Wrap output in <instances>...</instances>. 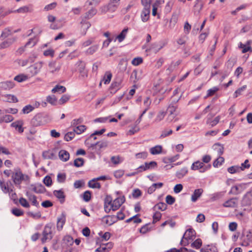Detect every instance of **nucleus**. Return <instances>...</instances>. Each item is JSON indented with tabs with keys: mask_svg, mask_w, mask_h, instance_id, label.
I'll return each instance as SVG.
<instances>
[{
	"mask_svg": "<svg viewBox=\"0 0 252 252\" xmlns=\"http://www.w3.org/2000/svg\"><path fill=\"white\" fill-rule=\"evenodd\" d=\"M125 198L124 196H120L113 201L107 197L105 201L104 210L106 213H109L111 210L116 211L125 202Z\"/></svg>",
	"mask_w": 252,
	"mask_h": 252,
	"instance_id": "1",
	"label": "nucleus"
},
{
	"mask_svg": "<svg viewBox=\"0 0 252 252\" xmlns=\"http://www.w3.org/2000/svg\"><path fill=\"white\" fill-rule=\"evenodd\" d=\"M11 179L14 185L19 187L22 182H29L30 180L29 176L23 174L19 168L14 169L12 171Z\"/></svg>",
	"mask_w": 252,
	"mask_h": 252,
	"instance_id": "2",
	"label": "nucleus"
},
{
	"mask_svg": "<svg viewBox=\"0 0 252 252\" xmlns=\"http://www.w3.org/2000/svg\"><path fill=\"white\" fill-rule=\"evenodd\" d=\"M41 241L42 243L50 241L54 235V228L51 224L45 226L42 233Z\"/></svg>",
	"mask_w": 252,
	"mask_h": 252,
	"instance_id": "3",
	"label": "nucleus"
},
{
	"mask_svg": "<svg viewBox=\"0 0 252 252\" xmlns=\"http://www.w3.org/2000/svg\"><path fill=\"white\" fill-rule=\"evenodd\" d=\"M179 99L180 98H178L177 99H173L167 108L169 114L166 118V121L168 123L172 122L177 115L176 112L178 109V106L175 105V103H177L179 101Z\"/></svg>",
	"mask_w": 252,
	"mask_h": 252,
	"instance_id": "4",
	"label": "nucleus"
},
{
	"mask_svg": "<svg viewBox=\"0 0 252 252\" xmlns=\"http://www.w3.org/2000/svg\"><path fill=\"white\" fill-rule=\"evenodd\" d=\"M43 62H37L28 67L27 74L30 78L36 75L40 71Z\"/></svg>",
	"mask_w": 252,
	"mask_h": 252,
	"instance_id": "5",
	"label": "nucleus"
},
{
	"mask_svg": "<svg viewBox=\"0 0 252 252\" xmlns=\"http://www.w3.org/2000/svg\"><path fill=\"white\" fill-rule=\"evenodd\" d=\"M48 20L51 23V28L54 30L61 28L64 23V19L62 17H48Z\"/></svg>",
	"mask_w": 252,
	"mask_h": 252,
	"instance_id": "6",
	"label": "nucleus"
},
{
	"mask_svg": "<svg viewBox=\"0 0 252 252\" xmlns=\"http://www.w3.org/2000/svg\"><path fill=\"white\" fill-rule=\"evenodd\" d=\"M80 73V77L85 79L88 77V71L85 68V63L81 61H78L75 64Z\"/></svg>",
	"mask_w": 252,
	"mask_h": 252,
	"instance_id": "7",
	"label": "nucleus"
},
{
	"mask_svg": "<svg viewBox=\"0 0 252 252\" xmlns=\"http://www.w3.org/2000/svg\"><path fill=\"white\" fill-rule=\"evenodd\" d=\"M36 43V40L33 38H31L24 46L19 47L16 51L17 55H21L25 52L27 48L33 47Z\"/></svg>",
	"mask_w": 252,
	"mask_h": 252,
	"instance_id": "8",
	"label": "nucleus"
},
{
	"mask_svg": "<svg viewBox=\"0 0 252 252\" xmlns=\"http://www.w3.org/2000/svg\"><path fill=\"white\" fill-rule=\"evenodd\" d=\"M248 184L241 183L236 184L231 188L230 192L234 194H238L244 191L248 187Z\"/></svg>",
	"mask_w": 252,
	"mask_h": 252,
	"instance_id": "9",
	"label": "nucleus"
},
{
	"mask_svg": "<svg viewBox=\"0 0 252 252\" xmlns=\"http://www.w3.org/2000/svg\"><path fill=\"white\" fill-rule=\"evenodd\" d=\"M164 46L163 43H155L152 44L150 47L146 49L147 52H152L155 54L158 52Z\"/></svg>",
	"mask_w": 252,
	"mask_h": 252,
	"instance_id": "10",
	"label": "nucleus"
},
{
	"mask_svg": "<svg viewBox=\"0 0 252 252\" xmlns=\"http://www.w3.org/2000/svg\"><path fill=\"white\" fill-rule=\"evenodd\" d=\"M191 169L192 170L200 169V172H204L207 169V168L204 167V164L203 162L200 161H196L192 164Z\"/></svg>",
	"mask_w": 252,
	"mask_h": 252,
	"instance_id": "11",
	"label": "nucleus"
},
{
	"mask_svg": "<svg viewBox=\"0 0 252 252\" xmlns=\"http://www.w3.org/2000/svg\"><path fill=\"white\" fill-rule=\"evenodd\" d=\"M24 122L22 120L16 121L11 124V126L14 128L20 133L23 132L24 128L23 127Z\"/></svg>",
	"mask_w": 252,
	"mask_h": 252,
	"instance_id": "12",
	"label": "nucleus"
},
{
	"mask_svg": "<svg viewBox=\"0 0 252 252\" xmlns=\"http://www.w3.org/2000/svg\"><path fill=\"white\" fill-rule=\"evenodd\" d=\"M238 204V200L237 198H232L226 201L223 204V206L227 208H235Z\"/></svg>",
	"mask_w": 252,
	"mask_h": 252,
	"instance_id": "13",
	"label": "nucleus"
},
{
	"mask_svg": "<svg viewBox=\"0 0 252 252\" xmlns=\"http://www.w3.org/2000/svg\"><path fill=\"white\" fill-rule=\"evenodd\" d=\"M112 243H108L107 244H102L100 247L95 250L97 252H108L113 247Z\"/></svg>",
	"mask_w": 252,
	"mask_h": 252,
	"instance_id": "14",
	"label": "nucleus"
},
{
	"mask_svg": "<svg viewBox=\"0 0 252 252\" xmlns=\"http://www.w3.org/2000/svg\"><path fill=\"white\" fill-rule=\"evenodd\" d=\"M212 149L218 156H221L224 152L223 146L219 143L214 144L212 146Z\"/></svg>",
	"mask_w": 252,
	"mask_h": 252,
	"instance_id": "15",
	"label": "nucleus"
},
{
	"mask_svg": "<svg viewBox=\"0 0 252 252\" xmlns=\"http://www.w3.org/2000/svg\"><path fill=\"white\" fill-rule=\"evenodd\" d=\"M195 232L192 228H189L186 230L183 237L182 241L185 240H192L195 238Z\"/></svg>",
	"mask_w": 252,
	"mask_h": 252,
	"instance_id": "16",
	"label": "nucleus"
},
{
	"mask_svg": "<svg viewBox=\"0 0 252 252\" xmlns=\"http://www.w3.org/2000/svg\"><path fill=\"white\" fill-rule=\"evenodd\" d=\"M91 24L87 21L85 17L81 22V32L83 35H85L87 30L90 28Z\"/></svg>",
	"mask_w": 252,
	"mask_h": 252,
	"instance_id": "17",
	"label": "nucleus"
},
{
	"mask_svg": "<svg viewBox=\"0 0 252 252\" xmlns=\"http://www.w3.org/2000/svg\"><path fill=\"white\" fill-rule=\"evenodd\" d=\"M116 221V218L111 216H107L102 219V223L104 225L110 226Z\"/></svg>",
	"mask_w": 252,
	"mask_h": 252,
	"instance_id": "18",
	"label": "nucleus"
},
{
	"mask_svg": "<svg viewBox=\"0 0 252 252\" xmlns=\"http://www.w3.org/2000/svg\"><path fill=\"white\" fill-rule=\"evenodd\" d=\"M157 165L156 161H151L150 162H145L144 165H141L138 169L140 171H145L146 170L155 168Z\"/></svg>",
	"mask_w": 252,
	"mask_h": 252,
	"instance_id": "19",
	"label": "nucleus"
},
{
	"mask_svg": "<svg viewBox=\"0 0 252 252\" xmlns=\"http://www.w3.org/2000/svg\"><path fill=\"white\" fill-rule=\"evenodd\" d=\"M252 204V194L251 192H247L243 197L242 204L244 206H250Z\"/></svg>",
	"mask_w": 252,
	"mask_h": 252,
	"instance_id": "20",
	"label": "nucleus"
},
{
	"mask_svg": "<svg viewBox=\"0 0 252 252\" xmlns=\"http://www.w3.org/2000/svg\"><path fill=\"white\" fill-rule=\"evenodd\" d=\"M203 192L202 189H198L194 190L191 196V200L193 202H196L197 199L202 195Z\"/></svg>",
	"mask_w": 252,
	"mask_h": 252,
	"instance_id": "21",
	"label": "nucleus"
},
{
	"mask_svg": "<svg viewBox=\"0 0 252 252\" xmlns=\"http://www.w3.org/2000/svg\"><path fill=\"white\" fill-rule=\"evenodd\" d=\"M59 157L60 160L63 162H65L69 159L70 155L67 151L64 150H61L59 152Z\"/></svg>",
	"mask_w": 252,
	"mask_h": 252,
	"instance_id": "22",
	"label": "nucleus"
},
{
	"mask_svg": "<svg viewBox=\"0 0 252 252\" xmlns=\"http://www.w3.org/2000/svg\"><path fill=\"white\" fill-rule=\"evenodd\" d=\"M164 2V0H156L155 2L153 5V9H152V15L153 16H156L157 14V11L159 7L163 4Z\"/></svg>",
	"mask_w": 252,
	"mask_h": 252,
	"instance_id": "23",
	"label": "nucleus"
},
{
	"mask_svg": "<svg viewBox=\"0 0 252 252\" xmlns=\"http://www.w3.org/2000/svg\"><path fill=\"white\" fill-rule=\"evenodd\" d=\"M48 67L50 72L52 73L58 72L60 69V66L57 65L56 63L54 61L49 63Z\"/></svg>",
	"mask_w": 252,
	"mask_h": 252,
	"instance_id": "24",
	"label": "nucleus"
},
{
	"mask_svg": "<svg viewBox=\"0 0 252 252\" xmlns=\"http://www.w3.org/2000/svg\"><path fill=\"white\" fill-rule=\"evenodd\" d=\"M200 252H218V249L216 245H207L200 250Z\"/></svg>",
	"mask_w": 252,
	"mask_h": 252,
	"instance_id": "25",
	"label": "nucleus"
},
{
	"mask_svg": "<svg viewBox=\"0 0 252 252\" xmlns=\"http://www.w3.org/2000/svg\"><path fill=\"white\" fill-rule=\"evenodd\" d=\"M166 115V112L164 110H160L157 113L154 122L159 123L162 121Z\"/></svg>",
	"mask_w": 252,
	"mask_h": 252,
	"instance_id": "26",
	"label": "nucleus"
},
{
	"mask_svg": "<svg viewBox=\"0 0 252 252\" xmlns=\"http://www.w3.org/2000/svg\"><path fill=\"white\" fill-rule=\"evenodd\" d=\"M42 157L45 159H54L56 158L55 152L51 150L44 151L42 153Z\"/></svg>",
	"mask_w": 252,
	"mask_h": 252,
	"instance_id": "27",
	"label": "nucleus"
},
{
	"mask_svg": "<svg viewBox=\"0 0 252 252\" xmlns=\"http://www.w3.org/2000/svg\"><path fill=\"white\" fill-rule=\"evenodd\" d=\"M27 196L29 201L32 202V205L38 207L39 206V203L37 201L36 196L29 192L27 193Z\"/></svg>",
	"mask_w": 252,
	"mask_h": 252,
	"instance_id": "28",
	"label": "nucleus"
},
{
	"mask_svg": "<svg viewBox=\"0 0 252 252\" xmlns=\"http://www.w3.org/2000/svg\"><path fill=\"white\" fill-rule=\"evenodd\" d=\"M0 187L2 191L4 193H7L9 191H12L13 188L9 187L7 183L6 184L2 181H0Z\"/></svg>",
	"mask_w": 252,
	"mask_h": 252,
	"instance_id": "29",
	"label": "nucleus"
},
{
	"mask_svg": "<svg viewBox=\"0 0 252 252\" xmlns=\"http://www.w3.org/2000/svg\"><path fill=\"white\" fill-rule=\"evenodd\" d=\"M162 147L160 145H157L150 149V152L152 155H158L162 152Z\"/></svg>",
	"mask_w": 252,
	"mask_h": 252,
	"instance_id": "30",
	"label": "nucleus"
},
{
	"mask_svg": "<svg viewBox=\"0 0 252 252\" xmlns=\"http://www.w3.org/2000/svg\"><path fill=\"white\" fill-rule=\"evenodd\" d=\"M29 78H30V77L27 74H20L14 77V80L18 82H22L27 80Z\"/></svg>",
	"mask_w": 252,
	"mask_h": 252,
	"instance_id": "31",
	"label": "nucleus"
},
{
	"mask_svg": "<svg viewBox=\"0 0 252 252\" xmlns=\"http://www.w3.org/2000/svg\"><path fill=\"white\" fill-rule=\"evenodd\" d=\"M14 86V82L12 81H6L1 83V87L6 90L12 89Z\"/></svg>",
	"mask_w": 252,
	"mask_h": 252,
	"instance_id": "32",
	"label": "nucleus"
},
{
	"mask_svg": "<svg viewBox=\"0 0 252 252\" xmlns=\"http://www.w3.org/2000/svg\"><path fill=\"white\" fill-rule=\"evenodd\" d=\"M66 91V88L65 87L59 85H56L51 91L52 93H58L62 94Z\"/></svg>",
	"mask_w": 252,
	"mask_h": 252,
	"instance_id": "33",
	"label": "nucleus"
},
{
	"mask_svg": "<svg viewBox=\"0 0 252 252\" xmlns=\"http://www.w3.org/2000/svg\"><path fill=\"white\" fill-rule=\"evenodd\" d=\"M244 170V167H240L238 166H232L227 169V171L231 174H234L241 172Z\"/></svg>",
	"mask_w": 252,
	"mask_h": 252,
	"instance_id": "34",
	"label": "nucleus"
},
{
	"mask_svg": "<svg viewBox=\"0 0 252 252\" xmlns=\"http://www.w3.org/2000/svg\"><path fill=\"white\" fill-rule=\"evenodd\" d=\"M63 241V244L66 246H71L74 243L73 238L69 235L64 236Z\"/></svg>",
	"mask_w": 252,
	"mask_h": 252,
	"instance_id": "35",
	"label": "nucleus"
},
{
	"mask_svg": "<svg viewBox=\"0 0 252 252\" xmlns=\"http://www.w3.org/2000/svg\"><path fill=\"white\" fill-rule=\"evenodd\" d=\"M188 170L187 167H183L180 170L177 171L176 176L178 178L181 179L184 177L188 173Z\"/></svg>",
	"mask_w": 252,
	"mask_h": 252,
	"instance_id": "36",
	"label": "nucleus"
},
{
	"mask_svg": "<svg viewBox=\"0 0 252 252\" xmlns=\"http://www.w3.org/2000/svg\"><path fill=\"white\" fill-rule=\"evenodd\" d=\"M118 5L119 3L111 0L107 5V10L110 12H114L118 8Z\"/></svg>",
	"mask_w": 252,
	"mask_h": 252,
	"instance_id": "37",
	"label": "nucleus"
},
{
	"mask_svg": "<svg viewBox=\"0 0 252 252\" xmlns=\"http://www.w3.org/2000/svg\"><path fill=\"white\" fill-rule=\"evenodd\" d=\"M88 186L90 188L93 189H100V185L99 183L97 182L96 179L94 178L90 180L88 183Z\"/></svg>",
	"mask_w": 252,
	"mask_h": 252,
	"instance_id": "38",
	"label": "nucleus"
},
{
	"mask_svg": "<svg viewBox=\"0 0 252 252\" xmlns=\"http://www.w3.org/2000/svg\"><path fill=\"white\" fill-rule=\"evenodd\" d=\"M220 116L216 117L214 120H212L210 118L207 119L206 121L207 124L210 125L211 126H216L220 121Z\"/></svg>",
	"mask_w": 252,
	"mask_h": 252,
	"instance_id": "39",
	"label": "nucleus"
},
{
	"mask_svg": "<svg viewBox=\"0 0 252 252\" xmlns=\"http://www.w3.org/2000/svg\"><path fill=\"white\" fill-rule=\"evenodd\" d=\"M53 193L56 197L61 199V202L62 203L64 202V199L65 196L63 191H62V190H55Z\"/></svg>",
	"mask_w": 252,
	"mask_h": 252,
	"instance_id": "40",
	"label": "nucleus"
},
{
	"mask_svg": "<svg viewBox=\"0 0 252 252\" xmlns=\"http://www.w3.org/2000/svg\"><path fill=\"white\" fill-rule=\"evenodd\" d=\"M98 48H99L98 44L94 45L91 46L90 47H89L86 51V54H89V55H92L98 50Z\"/></svg>",
	"mask_w": 252,
	"mask_h": 252,
	"instance_id": "41",
	"label": "nucleus"
},
{
	"mask_svg": "<svg viewBox=\"0 0 252 252\" xmlns=\"http://www.w3.org/2000/svg\"><path fill=\"white\" fill-rule=\"evenodd\" d=\"M41 117L39 116H35L32 120V124L34 126H38L42 125L41 120Z\"/></svg>",
	"mask_w": 252,
	"mask_h": 252,
	"instance_id": "42",
	"label": "nucleus"
},
{
	"mask_svg": "<svg viewBox=\"0 0 252 252\" xmlns=\"http://www.w3.org/2000/svg\"><path fill=\"white\" fill-rule=\"evenodd\" d=\"M86 129V127L84 125H80L75 126L73 128L74 132L77 134H80L83 132Z\"/></svg>",
	"mask_w": 252,
	"mask_h": 252,
	"instance_id": "43",
	"label": "nucleus"
},
{
	"mask_svg": "<svg viewBox=\"0 0 252 252\" xmlns=\"http://www.w3.org/2000/svg\"><path fill=\"white\" fill-rule=\"evenodd\" d=\"M239 48L242 49V53H245L248 51L252 52V48L251 46H247V45L245 44H243L240 42L238 45Z\"/></svg>",
	"mask_w": 252,
	"mask_h": 252,
	"instance_id": "44",
	"label": "nucleus"
},
{
	"mask_svg": "<svg viewBox=\"0 0 252 252\" xmlns=\"http://www.w3.org/2000/svg\"><path fill=\"white\" fill-rule=\"evenodd\" d=\"M29 61L28 59H17L15 61V63L19 65L22 67H24L28 65Z\"/></svg>",
	"mask_w": 252,
	"mask_h": 252,
	"instance_id": "45",
	"label": "nucleus"
},
{
	"mask_svg": "<svg viewBox=\"0 0 252 252\" xmlns=\"http://www.w3.org/2000/svg\"><path fill=\"white\" fill-rule=\"evenodd\" d=\"M14 120V118L13 116L10 115H5L4 113L2 115L1 118V123H10L12 122Z\"/></svg>",
	"mask_w": 252,
	"mask_h": 252,
	"instance_id": "46",
	"label": "nucleus"
},
{
	"mask_svg": "<svg viewBox=\"0 0 252 252\" xmlns=\"http://www.w3.org/2000/svg\"><path fill=\"white\" fill-rule=\"evenodd\" d=\"M127 29H124L120 34L117 36L116 38L118 40L119 42H122L125 38L127 32Z\"/></svg>",
	"mask_w": 252,
	"mask_h": 252,
	"instance_id": "47",
	"label": "nucleus"
},
{
	"mask_svg": "<svg viewBox=\"0 0 252 252\" xmlns=\"http://www.w3.org/2000/svg\"><path fill=\"white\" fill-rule=\"evenodd\" d=\"M112 76V74L110 72H106L104 76L102 81L105 84H109L111 80Z\"/></svg>",
	"mask_w": 252,
	"mask_h": 252,
	"instance_id": "48",
	"label": "nucleus"
},
{
	"mask_svg": "<svg viewBox=\"0 0 252 252\" xmlns=\"http://www.w3.org/2000/svg\"><path fill=\"white\" fill-rule=\"evenodd\" d=\"M180 63L179 61H177L175 63H172L168 66L166 71H167V73L169 74L171 72H172L175 67L178 66Z\"/></svg>",
	"mask_w": 252,
	"mask_h": 252,
	"instance_id": "49",
	"label": "nucleus"
},
{
	"mask_svg": "<svg viewBox=\"0 0 252 252\" xmlns=\"http://www.w3.org/2000/svg\"><path fill=\"white\" fill-rule=\"evenodd\" d=\"M65 222V218L64 216L62 217L61 218H59L58 219L57 221V228L58 230H60L62 229L63 225H64Z\"/></svg>",
	"mask_w": 252,
	"mask_h": 252,
	"instance_id": "50",
	"label": "nucleus"
},
{
	"mask_svg": "<svg viewBox=\"0 0 252 252\" xmlns=\"http://www.w3.org/2000/svg\"><path fill=\"white\" fill-rule=\"evenodd\" d=\"M219 157L214 161L213 163V166L215 167H218L221 165V164L224 162V158L223 157H220V156H218Z\"/></svg>",
	"mask_w": 252,
	"mask_h": 252,
	"instance_id": "51",
	"label": "nucleus"
},
{
	"mask_svg": "<svg viewBox=\"0 0 252 252\" xmlns=\"http://www.w3.org/2000/svg\"><path fill=\"white\" fill-rule=\"evenodd\" d=\"M172 133H173V131L171 129H164L162 131V132L160 135V138H164L165 137H167V136L172 134Z\"/></svg>",
	"mask_w": 252,
	"mask_h": 252,
	"instance_id": "52",
	"label": "nucleus"
},
{
	"mask_svg": "<svg viewBox=\"0 0 252 252\" xmlns=\"http://www.w3.org/2000/svg\"><path fill=\"white\" fill-rule=\"evenodd\" d=\"M5 97L7 101L10 102H17L18 101L17 98L12 94H6Z\"/></svg>",
	"mask_w": 252,
	"mask_h": 252,
	"instance_id": "53",
	"label": "nucleus"
},
{
	"mask_svg": "<svg viewBox=\"0 0 252 252\" xmlns=\"http://www.w3.org/2000/svg\"><path fill=\"white\" fill-rule=\"evenodd\" d=\"M111 160L114 164H118L123 161V158L119 156L112 157Z\"/></svg>",
	"mask_w": 252,
	"mask_h": 252,
	"instance_id": "54",
	"label": "nucleus"
},
{
	"mask_svg": "<svg viewBox=\"0 0 252 252\" xmlns=\"http://www.w3.org/2000/svg\"><path fill=\"white\" fill-rule=\"evenodd\" d=\"M75 132L74 131L67 132L64 136V139L66 141L71 140L75 136Z\"/></svg>",
	"mask_w": 252,
	"mask_h": 252,
	"instance_id": "55",
	"label": "nucleus"
},
{
	"mask_svg": "<svg viewBox=\"0 0 252 252\" xmlns=\"http://www.w3.org/2000/svg\"><path fill=\"white\" fill-rule=\"evenodd\" d=\"M84 160L82 158H77L74 160V164L76 167H79L83 165Z\"/></svg>",
	"mask_w": 252,
	"mask_h": 252,
	"instance_id": "56",
	"label": "nucleus"
},
{
	"mask_svg": "<svg viewBox=\"0 0 252 252\" xmlns=\"http://www.w3.org/2000/svg\"><path fill=\"white\" fill-rule=\"evenodd\" d=\"M144 6V8L143 10V14L144 16H149L150 13V4L148 3L147 4H143Z\"/></svg>",
	"mask_w": 252,
	"mask_h": 252,
	"instance_id": "57",
	"label": "nucleus"
},
{
	"mask_svg": "<svg viewBox=\"0 0 252 252\" xmlns=\"http://www.w3.org/2000/svg\"><path fill=\"white\" fill-rule=\"evenodd\" d=\"M202 245V241L200 239H196L194 242H193L191 246L193 248H194L196 249L200 248V247Z\"/></svg>",
	"mask_w": 252,
	"mask_h": 252,
	"instance_id": "58",
	"label": "nucleus"
},
{
	"mask_svg": "<svg viewBox=\"0 0 252 252\" xmlns=\"http://www.w3.org/2000/svg\"><path fill=\"white\" fill-rule=\"evenodd\" d=\"M34 109V107L31 105H28L23 107L22 112L24 114H28Z\"/></svg>",
	"mask_w": 252,
	"mask_h": 252,
	"instance_id": "59",
	"label": "nucleus"
},
{
	"mask_svg": "<svg viewBox=\"0 0 252 252\" xmlns=\"http://www.w3.org/2000/svg\"><path fill=\"white\" fill-rule=\"evenodd\" d=\"M46 100L52 105H56L57 98L54 95H49L47 97Z\"/></svg>",
	"mask_w": 252,
	"mask_h": 252,
	"instance_id": "60",
	"label": "nucleus"
},
{
	"mask_svg": "<svg viewBox=\"0 0 252 252\" xmlns=\"http://www.w3.org/2000/svg\"><path fill=\"white\" fill-rule=\"evenodd\" d=\"M19 203L23 207L25 208H29L30 207V204L28 202V201L23 197H21L19 199Z\"/></svg>",
	"mask_w": 252,
	"mask_h": 252,
	"instance_id": "61",
	"label": "nucleus"
},
{
	"mask_svg": "<svg viewBox=\"0 0 252 252\" xmlns=\"http://www.w3.org/2000/svg\"><path fill=\"white\" fill-rule=\"evenodd\" d=\"M143 62V59L141 57H137L134 58L132 61L131 63L134 65L137 66L139 65L140 63H141Z\"/></svg>",
	"mask_w": 252,
	"mask_h": 252,
	"instance_id": "62",
	"label": "nucleus"
},
{
	"mask_svg": "<svg viewBox=\"0 0 252 252\" xmlns=\"http://www.w3.org/2000/svg\"><path fill=\"white\" fill-rule=\"evenodd\" d=\"M11 212L13 215L17 217L22 216L24 214L23 212L21 209L16 208H13L11 210Z\"/></svg>",
	"mask_w": 252,
	"mask_h": 252,
	"instance_id": "63",
	"label": "nucleus"
},
{
	"mask_svg": "<svg viewBox=\"0 0 252 252\" xmlns=\"http://www.w3.org/2000/svg\"><path fill=\"white\" fill-rule=\"evenodd\" d=\"M125 171L123 170L119 169L116 170L114 172V176L115 178L119 179L121 178L124 174Z\"/></svg>",
	"mask_w": 252,
	"mask_h": 252,
	"instance_id": "64",
	"label": "nucleus"
}]
</instances>
